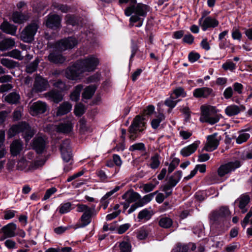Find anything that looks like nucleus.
<instances>
[{"label": "nucleus", "mask_w": 252, "mask_h": 252, "mask_svg": "<svg viewBox=\"0 0 252 252\" xmlns=\"http://www.w3.org/2000/svg\"><path fill=\"white\" fill-rule=\"evenodd\" d=\"M213 94L212 89L208 87L196 88L193 92V95L196 98H208Z\"/></svg>", "instance_id": "obj_19"}, {"label": "nucleus", "mask_w": 252, "mask_h": 252, "mask_svg": "<svg viewBox=\"0 0 252 252\" xmlns=\"http://www.w3.org/2000/svg\"><path fill=\"white\" fill-rule=\"evenodd\" d=\"M53 6L55 8L61 10L63 12H66L69 9V8L66 5L62 4L59 3H54Z\"/></svg>", "instance_id": "obj_61"}, {"label": "nucleus", "mask_w": 252, "mask_h": 252, "mask_svg": "<svg viewBox=\"0 0 252 252\" xmlns=\"http://www.w3.org/2000/svg\"><path fill=\"white\" fill-rule=\"evenodd\" d=\"M222 67L225 70L233 71L236 68V64L232 62L228 61L224 63L222 65Z\"/></svg>", "instance_id": "obj_53"}, {"label": "nucleus", "mask_w": 252, "mask_h": 252, "mask_svg": "<svg viewBox=\"0 0 252 252\" xmlns=\"http://www.w3.org/2000/svg\"><path fill=\"white\" fill-rule=\"evenodd\" d=\"M0 63L3 66H5L8 68H14L16 66L17 64V63L15 62L6 58L1 59L0 61Z\"/></svg>", "instance_id": "obj_44"}, {"label": "nucleus", "mask_w": 252, "mask_h": 252, "mask_svg": "<svg viewBox=\"0 0 252 252\" xmlns=\"http://www.w3.org/2000/svg\"><path fill=\"white\" fill-rule=\"evenodd\" d=\"M250 202V197L248 195L243 194L241 195L237 200L235 201V203H238V206L241 210L242 213H245L247 210L246 206Z\"/></svg>", "instance_id": "obj_27"}, {"label": "nucleus", "mask_w": 252, "mask_h": 252, "mask_svg": "<svg viewBox=\"0 0 252 252\" xmlns=\"http://www.w3.org/2000/svg\"><path fill=\"white\" fill-rule=\"evenodd\" d=\"M77 62L83 73L94 71L99 63V60L94 56H89Z\"/></svg>", "instance_id": "obj_6"}, {"label": "nucleus", "mask_w": 252, "mask_h": 252, "mask_svg": "<svg viewBox=\"0 0 252 252\" xmlns=\"http://www.w3.org/2000/svg\"><path fill=\"white\" fill-rule=\"evenodd\" d=\"M239 245L238 243H233L228 245L225 248L226 252H234L236 250L239 248Z\"/></svg>", "instance_id": "obj_64"}, {"label": "nucleus", "mask_w": 252, "mask_h": 252, "mask_svg": "<svg viewBox=\"0 0 252 252\" xmlns=\"http://www.w3.org/2000/svg\"><path fill=\"white\" fill-rule=\"evenodd\" d=\"M200 141H196L191 144L183 148L180 151V154L184 157H187L196 150L200 144Z\"/></svg>", "instance_id": "obj_21"}, {"label": "nucleus", "mask_w": 252, "mask_h": 252, "mask_svg": "<svg viewBox=\"0 0 252 252\" xmlns=\"http://www.w3.org/2000/svg\"><path fill=\"white\" fill-rule=\"evenodd\" d=\"M199 25L203 31H206L209 28H214L219 25V21L215 18L207 16L203 19L201 17L198 21Z\"/></svg>", "instance_id": "obj_11"}, {"label": "nucleus", "mask_w": 252, "mask_h": 252, "mask_svg": "<svg viewBox=\"0 0 252 252\" xmlns=\"http://www.w3.org/2000/svg\"><path fill=\"white\" fill-rule=\"evenodd\" d=\"M158 224L162 228H169L173 225V220L169 217H162L158 221Z\"/></svg>", "instance_id": "obj_34"}, {"label": "nucleus", "mask_w": 252, "mask_h": 252, "mask_svg": "<svg viewBox=\"0 0 252 252\" xmlns=\"http://www.w3.org/2000/svg\"><path fill=\"white\" fill-rule=\"evenodd\" d=\"M182 176L181 171L176 172L173 176H172L169 180L168 183L172 187H175L179 182Z\"/></svg>", "instance_id": "obj_36"}, {"label": "nucleus", "mask_w": 252, "mask_h": 252, "mask_svg": "<svg viewBox=\"0 0 252 252\" xmlns=\"http://www.w3.org/2000/svg\"><path fill=\"white\" fill-rule=\"evenodd\" d=\"M164 119V116L162 114H159L157 118L153 119L151 122V125L153 128L156 129L159 124Z\"/></svg>", "instance_id": "obj_47"}, {"label": "nucleus", "mask_w": 252, "mask_h": 252, "mask_svg": "<svg viewBox=\"0 0 252 252\" xmlns=\"http://www.w3.org/2000/svg\"><path fill=\"white\" fill-rule=\"evenodd\" d=\"M93 211L84 213L80 219V221L76 224V228H82L86 226L91 222Z\"/></svg>", "instance_id": "obj_22"}, {"label": "nucleus", "mask_w": 252, "mask_h": 252, "mask_svg": "<svg viewBox=\"0 0 252 252\" xmlns=\"http://www.w3.org/2000/svg\"><path fill=\"white\" fill-rule=\"evenodd\" d=\"M157 191H155L154 192L149 193L143 196V197L142 199L140 200L139 199V206H143L145 204L150 202L154 198L155 195L157 194Z\"/></svg>", "instance_id": "obj_42"}, {"label": "nucleus", "mask_w": 252, "mask_h": 252, "mask_svg": "<svg viewBox=\"0 0 252 252\" xmlns=\"http://www.w3.org/2000/svg\"><path fill=\"white\" fill-rule=\"evenodd\" d=\"M0 29L3 32L14 35L16 33L17 28L16 26L9 23L7 21H4L0 25Z\"/></svg>", "instance_id": "obj_28"}, {"label": "nucleus", "mask_w": 252, "mask_h": 252, "mask_svg": "<svg viewBox=\"0 0 252 252\" xmlns=\"http://www.w3.org/2000/svg\"><path fill=\"white\" fill-rule=\"evenodd\" d=\"M249 138V133L245 131H242L239 134L238 137L237 138L236 142L239 144H242L245 142Z\"/></svg>", "instance_id": "obj_46"}, {"label": "nucleus", "mask_w": 252, "mask_h": 252, "mask_svg": "<svg viewBox=\"0 0 252 252\" xmlns=\"http://www.w3.org/2000/svg\"><path fill=\"white\" fill-rule=\"evenodd\" d=\"M219 144V139L217 134L214 133L207 136V142L203 149L208 152H212L216 149Z\"/></svg>", "instance_id": "obj_16"}, {"label": "nucleus", "mask_w": 252, "mask_h": 252, "mask_svg": "<svg viewBox=\"0 0 252 252\" xmlns=\"http://www.w3.org/2000/svg\"><path fill=\"white\" fill-rule=\"evenodd\" d=\"M120 189V187L116 186L115 188L110 190V191H108L107 192L101 199L100 200V204L101 207H103L104 209H105L109 203L110 200L111 199V196L116 192L118 191Z\"/></svg>", "instance_id": "obj_24"}, {"label": "nucleus", "mask_w": 252, "mask_h": 252, "mask_svg": "<svg viewBox=\"0 0 252 252\" xmlns=\"http://www.w3.org/2000/svg\"><path fill=\"white\" fill-rule=\"evenodd\" d=\"M78 43L77 40L74 37H70L62 39L57 42L55 46L56 50L62 51L74 48Z\"/></svg>", "instance_id": "obj_9"}, {"label": "nucleus", "mask_w": 252, "mask_h": 252, "mask_svg": "<svg viewBox=\"0 0 252 252\" xmlns=\"http://www.w3.org/2000/svg\"><path fill=\"white\" fill-rule=\"evenodd\" d=\"M28 165V161L27 160L22 158L18 161L17 165V168L18 170H22L26 168Z\"/></svg>", "instance_id": "obj_57"}, {"label": "nucleus", "mask_w": 252, "mask_h": 252, "mask_svg": "<svg viewBox=\"0 0 252 252\" xmlns=\"http://www.w3.org/2000/svg\"><path fill=\"white\" fill-rule=\"evenodd\" d=\"M201 114L200 120L211 125H214L218 122L220 116L217 114V110L215 107L211 105H203L201 107Z\"/></svg>", "instance_id": "obj_2"}, {"label": "nucleus", "mask_w": 252, "mask_h": 252, "mask_svg": "<svg viewBox=\"0 0 252 252\" xmlns=\"http://www.w3.org/2000/svg\"><path fill=\"white\" fill-rule=\"evenodd\" d=\"M72 105L68 102L63 103L58 107L56 112V116H62L68 113L71 110Z\"/></svg>", "instance_id": "obj_29"}, {"label": "nucleus", "mask_w": 252, "mask_h": 252, "mask_svg": "<svg viewBox=\"0 0 252 252\" xmlns=\"http://www.w3.org/2000/svg\"><path fill=\"white\" fill-rule=\"evenodd\" d=\"M38 64V61L37 60L34 61L32 63L29 64L26 67L27 72L32 73L34 72Z\"/></svg>", "instance_id": "obj_54"}, {"label": "nucleus", "mask_w": 252, "mask_h": 252, "mask_svg": "<svg viewBox=\"0 0 252 252\" xmlns=\"http://www.w3.org/2000/svg\"><path fill=\"white\" fill-rule=\"evenodd\" d=\"M189 250V246L187 245H178L175 248L172 252H187Z\"/></svg>", "instance_id": "obj_63"}, {"label": "nucleus", "mask_w": 252, "mask_h": 252, "mask_svg": "<svg viewBox=\"0 0 252 252\" xmlns=\"http://www.w3.org/2000/svg\"><path fill=\"white\" fill-rule=\"evenodd\" d=\"M65 20L67 25H71L72 26H74L78 24L77 21L74 16L70 15H66L65 17Z\"/></svg>", "instance_id": "obj_50"}, {"label": "nucleus", "mask_w": 252, "mask_h": 252, "mask_svg": "<svg viewBox=\"0 0 252 252\" xmlns=\"http://www.w3.org/2000/svg\"><path fill=\"white\" fill-rule=\"evenodd\" d=\"M61 22V18L59 15L50 14L47 17L45 24L48 28L56 29L60 28Z\"/></svg>", "instance_id": "obj_17"}, {"label": "nucleus", "mask_w": 252, "mask_h": 252, "mask_svg": "<svg viewBox=\"0 0 252 252\" xmlns=\"http://www.w3.org/2000/svg\"><path fill=\"white\" fill-rule=\"evenodd\" d=\"M77 207V212H83L87 213L90 212L92 210V209L88 207L87 205L85 204H77L76 205Z\"/></svg>", "instance_id": "obj_55"}, {"label": "nucleus", "mask_w": 252, "mask_h": 252, "mask_svg": "<svg viewBox=\"0 0 252 252\" xmlns=\"http://www.w3.org/2000/svg\"><path fill=\"white\" fill-rule=\"evenodd\" d=\"M152 213L147 209L141 211L138 215V219L140 220H148L152 217Z\"/></svg>", "instance_id": "obj_41"}, {"label": "nucleus", "mask_w": 252, "mask_h": 252, "mask_svg": "<svg viewBox=\"0 0 252 252\" xmlns=\"http://www.w3.org/2000/svg\"><path fill=\"white\" fill-rule=\"evenodd\" d=\"M145 145L143 143H135L130 146L129 147V150L131 151L136 150L144 151H145Z\"/></svg>", "instance_id": "obj_51"}, {"label": "nucleus", "mask_w": 252, "mask_h": 252, "mask_svg": "<svg viewBox=\"0 0 252 252\" xmlns=\"http://www.w3.org/2000/svg\"><path fill=\"white\" fill-rule=\"evenodd\" d=\"M46 95L49 99L56 103L59 102L63 99L62 95L59 91H51L47 93Z\"/></svg>", "instance_id": "obj_33"}, {"label": "nucleus", "mask_w": 252, "mask_h": 252, "mask_svg": "<svg viewBox=\"0 0 252 252\" xmlns=\"http://www.w3.org/2000/svg\"><path fill=\"white\" fill-rule=\"evenodd\" d=\"M174 99L175 98L174 96L171 95L169 98L167 99L165 101V105L171 109L174 108L177 103V101L174 100Z\"/></svg>", "instance_id": "obj_60"}, {"label": "nucleus", "mask_w": 252, "mask_h": 252, "mask_svg": "<svg viewBox=\"0 0 252 252\" xmlns=\"http://www.w3.org/2000/svg\"><path fill=\"white\" fill-rule=\"evenodd\" d=\"M6 56L15 58L19 60H22L23 59L21 54V52L17 49L13 50L7 53Z\"/></svg>", "instance_id": "obj_48"}, {"label": "nucleus", "mask_w": 252, "mask_h": 252, "mask_svg": "<svg viewBox=\"0 0 252 252\" xmlns=\"http://www.w3.org/2000/svg\"><path fill=\"white\" fill-rule=\"evenodd\" d=\"M15 41L11 38H7L0 42V50L5 51L11 48L15 45Z\"/></svg>", "instance_id": "obj_32"}, {"label": "nucleus", "mask_w": 252, "mask_h": 252, "mask_svg": "<svg viewBox=\"0 0 252 252\" xmlns=\"http://www.w3.org/2000/svg\"><path fill=\"white\" fill-rule=\"evenodd\" d=\"M29 18L30 16L28 14L14 11L12 14L10 19L15 23L21 24L26 22Z\"/></svg>", "instance_id": "obj_20"}, {"label": "nucleus", "mask_w": 252, "mask_h": 252, "mask_svg": "<svg viewBox=\"0 0 252 252\" xmlns=\"http://www.w3.org/2000/svg\"><path fill=\"white\" fill-rule=\"evenodd\" d=\"M148 231L144 228H140L137 232V237L140 240H143L147 238Z\"/></svg>", "instance_id": "obj_52"}, {"label": "nucleus", "mask_w": 252, "mask_h": 252, "mask_svg": "<svg viewBox=\"0 0 252 252\" xmlns=\"http://www.w3.org/2000/svg\"><path fill=\"white\" fill-rule=\"evenodd\" d=\"M96 87L94 85L86 87L82 94L83 97L86 99L90 98L94 93Z\"/></svg>", "instance_id": "obj_37"}, {"label": "nucleus", "mask_w": 252, "mask_h": 252, "mask_svg": "<svg viewBox=\"0 0 252 252\" xmlns=\"http://www.w3.org/2000/svg\"><path fill=\"white\" fill-rule=\"evenodd\" d=\"M16 225L13 223H9L1 228L3 235L0 236V241H2L7 238L14 237L16 235Z\"/></svg>", "instance_id": "obj_12"}, {"label": "nucleus", "mask_w": 252, "mask_h": 252, "mask_svg": "<svg viewBox=\"0 0 252 252\" xmlns=\"http://www.w3.org/2000/svg\"><path fill=\"white\" fill-rule=\"evenodd\" d=\"M72 204L67 202L60 204L57 210L61 214H64L69 212L72 210Z\"/></svg>", "instance_id": "obj_35"}, {"label": "nucleus", "mask_w": 252, "mask_h": 252, "mask_svg": "<svg viewBox=\"0 0 252 252\" xmlns=\"http://www.w3.org/2000/svg\"><path fill=\"white\" fill-rule=\"evenodd\" d=\"M81 70L79 64L76 62L72 66L66 69L65 75L66 78L70 80H73L80 79L82 77V74L84 73Z\"/></svg>", "instance_id": "obj_10"}, {"label": "nucleus", "mask_w": 252, "mask_h": 252, "mask_svg": "<svg viewBox=\"0 0 252 252\" xmlns=\"http://www.w3.org/2000/svg\"><path fill=\"white\" fill-rule=\"evenodd\" d=\"M83 88V85H78L75 87L74 90L70 94V98L72 100L77 101L80 97V92Z\"/></svg>", "instance_id": "obj_40"}, {"label": "nucleus", "mask_w": 252, "mask_h": 252, "mask_svg": "<svg viewBox=\"0 0 252 252\" xmlns=\"http://www.w3.org/2000/svg\"><path fill=\"white\" fill-rule=\"evenodd\" d=\"M23 150V143L18 140H14L10 146V151L12 156H17Z\"/></svg>", "instance_id": "obj_23"}, {"label": "nucleus", "mask_w": 252, "mask_h": 252, "mask_svg": "<svg viewBox=\"0 0 252 252\" xmlns=\"http://www.w3.org/2000/svg\"><path fill=\"white\" fill-rule=\"evenodd\" d=\"M234 91L232 88L231 87H228L224 90L223 93V95L225 99H228L232 97Z\"/></svg>", "instance_id": "obj_58"}, {"label": "nucleus", "mask_w": 252, "mask_h": 252, "mask_svg": "<svg viewBox=\"0 0 252 252\" xmlns=\"http://www.w3.org/2000/svg\"><path fill=\"white\" fill-rule=\"evenodd\" d=\"M232 37L234 40H241L242 34L238 29L236 28L233 29L232 32Z\"/></svg>", "instance_id": "obj_62"}, {"label": "nucleus", "mask_w": 252, "mask_h": 252, "mask_svg": "<svg viewBox=\"0 0 252 252\" xmlns=\"http://www.w3.org/2000/svg\"><path fill=\"white\" fill-rule=\"evenodd\" d=\"M20 99V95L16 93H10L5 97L6 101L9 103L14 104L18 102Z\"/></svg>", "instance_id": "obj_39"}, {"label": "nucleus", "mask_w": 252, "mask_h": 252, "mask_svg": "<svg viewBox=\"0 0 252 252\" xmlns=\"http://www.w3.org/2000/svg\"><path fill=\"white\" fill-rule=\"evenodd\" d=\"M159 158V155L158 154H155L151 157L148 166L152 169H157L160 163Z\"/></svg>", "instance_id": "obj_31"}, {"label": "nucleus", "mask_w": 252, "mask_h": 252, "mask_svg": "<svg viewBox=\"0 0 252 252\" xmlns=\"http://www.w3.org/2000/svg\"><path fill=\"white\" fill-rule=\"evenodd\" d=\"M143 116L137 115L133 120L132 124L129 127L128 132L130 133L129 139L132 141L136 139L137 137V131H142L144 130L146 123Z\"/></svg>", "instance_id": "obj_5"}, {"label": "nucleus", "mask_w": 252, "mask_h": 252, "mask_svg": "<svg viewBox=\"0 0 252 252\" xmlns=\"http://www.w3.org/2000/svg\"><path fill=\"white\" fill-rule=\"evenodd\" d=\"M122 198L127 203H130L138 201L140 198V195L139 193L132 190H128L122 196Z\"/></svg>", "instance_id": "obj_26"}, {"label": "nucleus", "mask_w": 252, "mask_h": 252, "mask_svg": "<svg viewBox=\"0 0 252 252\" xmlns=\"http://www.w3.org/2000/svg\"><path fill=\"white\" fill-rule=\"evenodd\" d=\"M179 162L180 160L178 158H175L172 160V162L170 163L169 165L168 169L169 173H170L173 171V170L178 165Z\"/></svg>", "instance_id": "obj_59"}, {"label": "nucleus", "mask_w": 252, "mask_h": 252, "mask_svg": "<svg viewBox=\"0 0 252 252\" xmlns=\"http://www.w3.org/2000/svg\"><path fill=\"white\" fill-rule=\"evenodd\" d=\"M85 112V107L82 104L79 103L75 105L74 113L76 116H80Z\"/></svg>", "instance_id": "obj_49"}, {"label": "nucleus", "mask_w": 252, "mask_h": 252, "mask_svg": "<svg viewBox=\"0 0 252 252\" xmlns=\"http://www.w3.org/2000/svg\"><path fill=\"white\" fill-rule=\"evenodd\" d=\"M49 87L47 80L41 76H38L35 78L32 92L34 93L42 92Z\"/></svg>", "instance_id": "obj_14"}, {"label": "nucleus", "mask_w": 252, "mask_h": 252, "mask_svg": "<svg viewBox=\"0 0 252 252\" xmlns=\"http://www.w3.org/2000/svg\"><path fill=\"white\" fill-rule=\"evenodd\" d=\"M120 3H128V6L125 10L126 16H131L129 19V26H133V24L138 22L137 27L142 26L144 18L147 15L148 6L141 3H137L136 0H119Z\"/></svg>", "instance_id": "obj_1"}, {"label": "nucleus", "mask_w": 252, "mask_h": 252, "mask_svg": "<svg viewBox=\"0 0 252 252\" xmlns=\"http://www.w3.org/2000/svg\"><path fill=\"white\" fill-rule=\"evenodd\" d=\"M68 144V141H64L62 144L60 149L63 161L66 163L70 162V164H72L73 163L72 156Z\"/></svg>", "instance_id": "obj_15"}, {"label": "nucleus", "mask_w": 252, "mask_h": 252, "mask_svg": "<svg viewBox=\"0 0 252 252\" xmlns=\"http://www.w3.org/2000/svg\"><path fill=\"white\" fill-rule=\"evenodd\" d=\"M47 109V104L41 101H37L33 103L30 109V112L32 116L45 113Z\"/></svg>", "instance_id": "obj_13"}, {"label": "nucleus", "mask_w": 252, "mask_h": 252, "mask_svg": "<svg viewBox=\"0 0 252 252\" xmlns=\"http://www.w3.org/2000/svg\"><path fill=\"white\" fill-rule=\"evenodd\" d=\"M72 128V124L70 123L61 124L57 128L58 132L67 133L70 132Z\"/></svg>", "instance_id": "obj_38"}, {"label": "nucleus", "mask_w": 252, "mask_h": 252, "mask_svg": "<svg viewBox=\"0 0 252 252\" xmlns=\"http://www.w3.org/2000/svg\"><path fill=\"white\" fill-rule=\"evenodd\" d=\"M48 60L52 63H62L65 61V58L60 53L52 52L48 57Z\"/></svg>", "instance_id": "obj_30"}, {"label": "nucleus", "mask_w": 252, "mask_h": 252, "mask_svg": "<svg viewBox=\"0 0 252 252\" xmlns=\"http://www.w3.org/2000/svg\"><path fill=\"white\" fill-rule=\"evenodd\" d=\"M45 160L42 158H38L33 161L29 166V169L35 170L42 167L45 163Z\"/></svg>", "instance_id": "obj_43"}, {"label": "nucleus", "mask_w": 252, "mask_h": 252, "mask_svg": "<svg viewBox=\"0 0 252 252\" xmlns=\"http://www.w3.org/2000/svg\"><path fill=\"white\" fill-rule=\"evenodd\" d=\"M120 252H131V246L127 241H122L119 243Z\"/></svg>", "instance_id": "obj_45"}, {"label": "nucleus", "mask_w": 252, "mask_h": 252, "mask_svg": "<svg viewBox=\"0 0 252 252\" xmlns=\"http://www.w3.org/2000/svg\"><path fill=\"white\" fill-rule=\"evenodd\" d=\"M45 141L42 137H35L33 142V148L38 153H42L45 148Z\"/></svg>", "instance_id": "obj_25"}, {"label": "nucleus", "mask_w": 252, "mask_h": 252, "mask_svg": "<svg viewBox=\"0 0 252 252\" xmlns=\"http://www.w3.org/2000/svg\"><path fill=\"white\" fill-rule=\"evenodd\" d=\"M241 166V162L239 160L230 161L220 165L218 169V175L222 177L225 175L235 171Z\"/></svg>", "instance_id": "obj_8"}, {"label": "nucleus", "mask_w": 252, "mask_h": 252, "mask_svg": "<svg viewBox=\"0 0 252 252\" xmlns=\"http://www.w3.org/2000/svg\"><path fill=\"white\" fill-rule=\"evenodd\" d=\"M246 110V107L244 105L241 104L237 105L236 104H230L227 106L224 112L226 115L228 117H232L236 116L241 112Z\"/></svg>", "instance_id": "obj_18"}, {"label": "nucleus", "mask_w": 252, "mask_h": 252, "mask_svg": "<svg viewBox=\"0 0 252 252\" xmlns=\"http://www.w3.org/2000/svg\"><path fill=\"white\" fill-rule=\"evenodd\" d=\"M39 28L38 21L32 22L22 31L21 38L24 42H31L33 40L34 36Z\"/></svg>", "instance_id": "obj_7"}, {"label": "nucleus", "mask_w": 252, "mask_h": 252, "mask_svg": "<svg viewBox=\"0 0 252 252\" xmlns=\"http://www.w3.org/2000/svg\"><path fill=\"white\" fill-rule=\"evenodd\" d=\"M19 132L22 133L24 138L27 141L34 134V130L31 129L28 124L26 123H21L18 125L13 126L9 129L8 136L9 138H11Z\"/></svg>", "instance_id": "obj_3"}, {"label": "nucleus", "mask_w": 252, "mask_h": 252, "mask_svg": "<svg viewBox=\"0 0 252 252\" xmlns=\"http://www.w3.org/2000/svg\"><path fill=\"white\" fill-rule=\"evenodd\" d=\"M173 95H175V97H174L175 98H178L179 96L182 97H185L186 95V93L184 91V90L181 88L179 87L176 89L172 95L173 96Z\"/></svg>", "instance_id": "obj_56"}, {"label": "nucleus", "mask_w": 252, "mask_h": 252, "mask_svg": "<svg viewBox=\"0 0 252 252\" xmlns=\"http://www.w3.org/2000/svg\"><path fill=\"white\" fill-rule=\"evenodd\" d=\"M230 212L227 207H221L218 210L213 211L209 216L212 223H220L230 218Z\"/></svg>", "instance_id": "obj_4"}]
</instances>
